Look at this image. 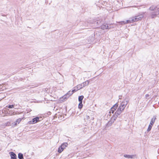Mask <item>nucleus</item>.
Returning a JSON list of instances; mask_svg holds the SVG:
<instances>
[{"mask_svg": "<svg viewBox=\"0 0 159 159\" xmlns=\"http://www.w3.org/2000/svg\"><path fill=\"white\" fill-rule=\"evenodd\" d=\"M127 104H126L125 102H122L119 106V108L120 110L123 111Z\"/></svg>", "mask_w": 159, "mask_h": 159, "instance_id": "nucleus-7", "label": "nucleus"}, {"mask_svg": "<svg viewBox=\"0 0 159 159\" xmlns=\"http://www.w3.org/2000/svg\"><path fill=\"white\" fill-rule=\"evenodd\" d=\"M83 106L82 102H80L78 105V108L79 109H81L82 108Z\"/></svg>", "mask_w": 159, "mask_h": 159, "instance_id": "nucleus-23", "label": "nucleus"}, {"mask_svg": "<svg viewBox=\"0 0 159 159\" xmlns=\"http://www.w3.org/2000/svg\"><path fill=\"white\" fill-rule=\"evenodd\" d=\"M118 106V104L117 103H116L112 107L113 108V109H115L116 110L117 108V107Z\"/></svg>", "mask_w": 159, "mask_h": 159, "instance_id": "nucleus-24", "label": "nucleus"}, {"mask_svg": "<svg viewBox=\"0 0 159 159\" xmlns=\"http://www.w3.org/2000/svg\"><path fill=\"white\" fill-rule=\"evenodd\" d=\"M89 81L88 80L81 84L83 88L86 85H88L89 84Z\"/></svg>", "mask_w": 159, "mask_h": 159, "instance_id": "nucleus-13", "label": "nucleus"}, {"mask_svg": "<svg viewBox=\"0 0 159 159\" xmlns=\"http://www.w3.org/2000/svg\"><path fill=\"white\" fill-rule=\"evenodd\" d=\"M129 101V98L128 96L125 97L124 99V101L123 102H125L126 104H127Z\"/></svg>", "mask_w": 159, "mask_h": 159, "instance_id": "nucleus-15", "label": "nucleus"}, {"mask_svg": "<svg viewBox=\"0 0 159 159\" xmlns=\"http://www.w3.org/2000/svg\"><path fill=\"white\" fill-rule=\"evenodd\" d=\"M83 88L81 84L78 85L74 88V89H73V92H76L77 91Z\"/></svg>", "mask_w": 159, "mask_h": 159, "instance_id": "nucleus-8", "label": "nucleus"}, {"mask_svg": "<svg viewBox=\"0 0 159 159\" xmlns=\"http://www.w3.org/2000/svg\"><path fill=\"white\" fill-rule=\"evenodd\" d=\"M134 22L133 20V18L132 17H131L129 19V20H126L125 21V24L129 23H133Z\"/></svg>", "mask_w": 159, "mask_h": 159, "instance_id": "nucleus-12", "label": "nucleus"}, {"mask_svg": "<svg viewBox=\"0 0 159 159\" xmlns=\"http://www.w3.org/2000/svg\"><path fill=\"white\" fill-rule=\"evenodd\" d=\"M112 120L111 119L108 122V123L106 124V126L107 127L111 126L112 124L114 123L113 121H112Z\"/></svg>", "mask_w": 159, "mask_h": 159, "instance_id": "nucleus-21", "label": "nucleus"}, {"mask_svg": "<svg viewBox=\"0 0 159 159\" xmlns=\"http://www.w3.org/2000/svg\"><path fill=\"white\" fill-rule=\"evenodd\" d=\"M84 97L83 95L79 96L78 98V100L80 102H82L83 99Z\"/></svg>", "mask_w": 159, "mask_h": 159, "instance_id": "nucleus-20", "label": "nucleus"}, {"mask_svg": "<svg viewBox=\"0 0 159 159\" xmlns=\"http://www.w3.org/2000/svg\"><path fill=\"white\" fill-rule=\"evenodd\" d=\"M88 117V118H89V116H88V117Z\"/></svg>", "mask_w": 159, "mask_h": 159, "instance_id": "nucleus-33", "label": "nucleus"}, {"mask_svg": "<svg viewBox=\"0 0 159 159\" xmlns=\"http://www.w3.org/2000/svg\"><path fill=\"white\" fill-rule=\"evenodd\" d=\"M68 145V144L67 143H64L61 145V146L64 149Z\"/></svg>", "mask_w": 159, "mask_h": 159, "instance_id": "nucleus-19", "label": "nucleus"}, {"mask_svg": "<svg viewBox=\"0 0 159 159\" xmlns=\"http://www.w3.org/2000/svg\"><path fill=\"white\" fill-rule=\"evenodd\" d=\"M21 120V118H19L17 120H16V122H18V124H19Z\"/></svg>", "mask_w": 159, "mask_h": 159, "instance_id": "nucleus-28", "label": "nucleus"}, {"mask_svg": "<svg viewBox=\"0 0 159 159\" xmlns=\"http://www.w3.org/2000/svg\"><path fill=\"white\" fill-rule=\"evenodd\" d=\"M64 148H63L62 147H61V146L58 149V152L59 153H61L62 152V151L63 150Z\"/></svg>", "mask_w": 159, "mask_h": 159, "instance_id": "nucleus-22", "label": "nucleus"}, {"mask_svg": "<svg viewBox=\"0 0 159 159\" xmlns=\"http://www.w3.org/2000/svg\"><path fill=\"white\" fill-rule=\"evenodd\" d=\"M152 125H149L148 126V128L147 129V131L148 132L152 128Z\"/></svg>", "mask_w": 159, "mask_h": 159, "instance_id": "nucleus-25", "label": "nucleus"}, {"mask_svg": "<svg viewBox=\"0 0 159 159\" xmlns=\"http://www.w3.org/2000/svg\"><path fill=\"white\" fill-rule=\"evenodd\" d=\"M11 159H17L16 155L13 152H10Z\"/></svg>", "mask_w": 159, "mask_h": 159, "instance_id": "nucleus-9", "label": "nucleus"}, {"mask_svg": "<svg viewBox=\"0 0 159 159\" xmlns=\"http://www.w3.org/2000/svg\"><path fill=\"white\" fill-rule=\"evenodd\" d=\"M156 119V116H154L153 118H152V119L149 125H150L152 126L153 125L154 122H155V121Z\"/></svg>", "mask_w": 159, "mask_h": 159, "instance_id": "nucleus-10", "label": "nucleus"}, {"mask_svg": "<svg viewBox=\"0 0 159 159\" xmlns=\"http://www.w3.org/2000/svg\"><path fill=\"white\" fill-rule=\"evenodd\" d=\"M7 107L9 108H14V106L13 105H9Z\"/></svg>", "mask_w": 159, "mask_h": 159, "instance_id": "nucleus-27", "label": "nucleus"}, {"mask_svg": "<svg viewBox=\"0 0 159 159\" xmlns=\"http://www.w3.org/2000/svg\"><path fill=\"white\" fill-rule=\"evenodd\" d=\"M145 13V12H143L142 14L139 15H137L136 16L132 17L134 22H136L141 20L143 17L144 14Z\"/></svg>", "mask_w": 159, "mask_h": 159, "instance_id": "nucleus-1", "label": "nucleus"}, {"mask_svg": "<svg viewBox=\"0 0 159 159\" xmlns=\"http://www.w3.org/2000/svg\"><path fill=\"white\" fill-rule=\"evenodd\" d=\"M122 111L120 110V109L118 108V110L115 112L114 114L117 115L118 116L120 114Z\"/></svg>", "mask_w": 159, "mask_h": 159, "instance_id": "nucleus-14", "label": "nucleus"}, {"mask_svg": "<svg viewBox=\"0 0 159 159\" xmlns=\"http://www.w3.org/2000/svg\"><path fill=\"white\" fill-rule=\"evenodd\" d=\"M115 110H115V109H113V108L111 107V111H109V112L111 113H113Z\"/></svg>", "mask_w": 159, "mask_h": 159, "instance_id": "nucleus-26", "label": "nucleus"}, {"mask_svg": "<svg viewBox=\"0 0 159 159\" xmlns=\"http://www.w3.org/2000/svg\"><path fill=\"white\" fill-rule=\"evenodd\" d=\"M124 156L125 157L130 158H133L134 157V155H129L127 154H125L124 155Z\"/></svg>", "mask_w": 159, "mask_h": 159, "instance_id": "nucleus-16", "label": "nucleus"}, {"mask_svg": "<svg viewBox=\"0 0 159 159\" xmlns=\"http://www.w3.org/2000/svg\"><path fill=\"white\" fill-rule=\"evenodd\" d=\"M119 23H120V24L121 25L125 24V21H122L119 22Z\"/></svg>", "mask_w": 159, "mask_h": 159, "instance_id": "nucleus-29", "label": "nucleus"}, {"mask_svg": "<svg viewBox=\"0 0 159 159\" xmlns=\"http://www.w3.org/2000/svg\"><path fill=\"white\" fill-rule=\"evenodd\" d=\"M149 10L151 11H156L159 12V8L157 6L152 5L149 8Z\"/></svg>", "mask_w": 159, "mask_h": 159, "instance_id": "nucleus-5", "label": "nucleus"}, {"mask_svg": "<svg viewBox=\"0 0 159 159\" xmlns=\"http://www.w3.org/2000/svg\"><path fill=\"white\" fill-rule=\"evenodd\" d=\"M117 117L118 116L117 115L114 114V115L111 117V119L112 120V121L114 122Z\"/></svg>", "mask_w": 159, "mask_h": 159, "instance_id": "nucleus-17", "label": "nucleus"}, {"mask_svg": "<svg viewBox=\"0 0 159 159\" xmlns=\"http://www.w3.org/2000/svg\"><path fill=\"white\" fill-rule=\"evenodd\" d=\"M149 95L148 94H146L145 95V97L146 99H149L148 97H149Z\"/></svg>", "mask_w": 159, "mask_h": 159, "instance_id": "nucleus-30", "label": "nucleus"}, {"mask_svg": "<svg viewBox=\"0 0 159 159\" xmlns=\"http://www.w3.org/2000/svg\"><path fill=\"white\" fill-rule=\"evenodd\" d=\"M102 20H97L93 21V24L95 26H97L98 27L99 26L101 25V23Z\"/></svg>", "mask_w": 159, "mask_h": 159, "instance_id": "nucleus-6", "label": "nucleus"}, {"mask_svg": "<svg viewBox=\"0 0 159 159\" xmlns=\"http://www.w3.org/2000/svg\"><path fill=\"white\" fill-rule=\"evenodd\" d=\"M73 90L72 91H68L67 93L64 95L62 97V101H64L66 100L67 98H68L70 95H72L73 93L75 92H73Z\"/></svg>", "mask_w": 159, "mask_h": 159, "instance_id": "nucleus-2", "label": "nucleus"}, {"mask_svg": "<svg viewBox=\"0 0 159 159\" xmlns=\"http://www.w3.org/2000/svg\"><path fill=\"white\" fill-rule=\"evenodd\" d=\"M122 96L121 95H120L119 96V98L120 99H121L122 98Z\"/></svg>", "mask_w": 159, "mask_h": 159, "instance_id": "nucleus-31", "label": "nucleus"}, {"mask_svg": "<svg viewBox=\"0 0 159 159\" xmlns=\"http://www.w3.org/2000/svg\"><path fill=\"white\" fill-rule=\"evenodd\" d=\"M15 125H17V123H18V122H16V121H15Z\"/></svg>", "mask_w": 159, "mask_h": 159, "instance_id": "nucleus-32", "label": "nucleus"}, {"mask_svg": "<svg viewBox=\"0 0 159 159\" xmlns=\"http://www.w3.org/2000/svg\"><path fill=\"white\" fill-rule=\"evenodd\" d=\"M40 118L39 117H36L32 119L31 120L29 121L28 122L29 124H35L37 122L40 121L39 120Z\"/></svg>", "mask_w": 159, "mask_h": 159, "instance_id": "nucleus-3", "label": "nucleus"}, {"mask_svg": "<svg viewBox=\"0 0 159 159\" xmlns=\"http://www.w3.org/2000/svg\"><path fill=\"white\" fill-rule=\"evenodd\" d=\"M158 14L159 12L157 11L152 12L150 13L149 16H150L151 18L153 19L156 17Z\"/></svg>", "mask_w": 159, "mask_h": 159, "instance_id": "nucleus-4", "label": "nucleus"}, {"mask_svg": "<svg viewBox=\"0 0 159 159\" xmlns=\"http://www.w3.org/2000/svg\"><path fill=\"white\" fill-rule=\"evenodd\" d=\"M101 29L102 30H105L108 29V26L107 24H103L101 26Z\"/></svg>", "mask_w": 159, "mask_h": 159, "instance_id": "nucleus-11", "label": "nucleus"}, {"mask_svg": "<svg viewBox=\"0 0 159 159\" xmlns=\"http://www.w3.org/2000/svg\"><path fill=\"white\" fill-rule=\"evenodd\" d=\"M18 157L19 159H24L23 155L21 153H18Z\"/></svg>", "mask_w": 159, "mask_h": 159, "instance_id": "nucleus-18", "label": "nucleus"}]
</instances>
